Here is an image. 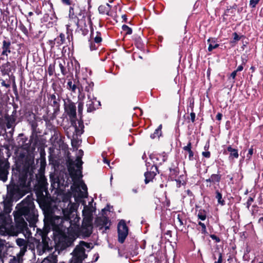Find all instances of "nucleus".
<instances>
[{
  "instance_id": "obj_10",
  "label": "nucleus",
  "mask_w": 263,
  "mask_h": 263,
  "mask_svg": "<svg viewBox=\"0 0 263 263\" xmlns=\"http://www.w3.org/2000/svg\"><path fill=\"white\" fill-rule=\"evenodd\" d=\"M118 240L123 243L128 234V228L126 225L125 220H121L118 224Z\"/></svg>"
},
{
  "instance_id": "obj_31",
  "label": "nucleus",
  "mask_w": 263,
  "mask_h": 263,
  "mask_svg": "<svg viewBox=\"0 0 263 263\" xmlns=\"http://www.w3.org/2000/svg\"><path fill=\"white\" fill-rule=\"evenodd\" d=\"M147 171L144 173V182L145 184H147L149 182L153 181L154 178L156 176V174H154V172L151 173L148 172V167H147Z\"/></svg>"
},
{
  "instance_id": "obj_36",
  "label": "nucleus",
  "mask_w": 263,
  "mask_h": 263,
  "mask_svg": "<svg viewBox=\"0 0 263 263\" xmlns=\"http://www.w3.org/2000/svg\"><path fill=\"white\" fill-rule=\"evenodd\" d=\"M215 194V198L217 199L218 204L222 206L225 205L226 202L224 199H223L222 194L219 191V190L216 191Z\"/></svg>"
},
{
  "instance_id": "obj_58",
  "label": "nucleus",
  "mask_w": 263,
  "mask_h": 263,
  "mask_svg": "<svg viewBox=\"0 0 263 263\" xmlns=\"http://www.w3.org/2000/svg\"><path fill=\"white\" fill-rule=\"evenodd\" d=\"M233 40L232 41V43H236L237 41H239L241 39V36H239L236 32H234L233 33Z\"/></svg>"
},
{
  "instance_id": "obj_53",
  "label": "nucleus",
  "mask_w": 263,
  "mask_h": 263,
  "mask_svg": "<svg viewBox=\"0 0 263 263\" xmlns=\"http://www.w3.org/2000/svg\"><path fill=\"white\" fill-rule=\"evenodd\" d=\"M183 177V175H180L179 179H177L176 178H175V180H174V181H175L176 182V185L178 187H180L181 186V185H184L186 183L184 181L183 182H182V181L181 180V178H182V177Z\"/></svg>"
},
{
  "instance_id": "obj_45",
  "label": "nucleus",
  "mask_w": 263,
  "mask_h": 263,
  "mask_svg": "<svg viewBox=\"0 0 263 263\" xmlns=\"http://www.w3.org/2000/svg\"><path fill=\"white\" fill-rule=\"evenodd\" d=\"M198 225L201 227V230H200L199 228L197 229L200 231L201 234L204 235L208 234L206 226L204 223L202 222L201 221H199Z\"/></svg>"
},
{
  "instance_id": "obj_46",
  "label": "nucleus",
  "mask_w": 263,
  "mask_h": 263,
  "mask_svg": "<svg viewBox=\"0 0 263 263\" xmlns=\"http://www.w3.org/2000/svg\"><path fill=\"white\" fill-rule=\"evenodd\" d=\"M77 17L79 18V17H81V19L80 20V22H84V20H83V19H85V10H82V9H79V8H77Z\"/></svg>"
},
{
  "instance_id": "obj_51",
  "label": "nucleus",
  "mask_w": 263,
  "mask_h": 263,
  "mask_svg": "<svg viewBox=\"0 0 263 263\" xmlns=\"http://www.w3.org/2000/svg\"><path fill=\"white\" fill-rule=\"evenodd\" d=\"M148 172L152 173L154 172V174L157 175V174L159 173L158 166L156 164H153L151 167L149 168V170H148Z\"/></svg>"
},
{
  "instance_id": "obj_33",
  "label": "nucleus",
  "mask_w": 263,
  "mask_h": 263,
  "mask_svg": "<svg viewBox=\"0 0 263 263\" xmlns=\"http://www.w3.org/2000/svg\"><path fill=\"white\" fill-rule=\"evenodd\" d=\"M82 214L84 218H92V211L91 209L86 205L84 207Z\"/></svg>"
},
{
  "instance_id": "obj_19",
  "label": "nucleus",
  "mask_w": 263,
  "mask_h": 263,
  "mask_svg": "<svg viewBox=\"0 0 263 263\" xmlns=\"http://www.w3.org/2000/svg\"><path fill=\"white\" fill-rule=\"evenodd\" d=\"M227 152L230 153L229 159L230 160L237 159L239 157L238 151L236 148H234L231 145H229L226 150H224L223 154H227Z\"/></svg>"
},
{
  "instance_id": "obj_55",
  "label": "nucleus",
  "mask_w": 263,
  "mask_h": 263,
  "mask_svg": "<svg viewBox=\"0 0 263 263\" xmlns=\"http://www.w3.org/2000/svg\"><path fill=\"white\" fill-rule=\"evenodd\" d=\"M83 103L82 102H78V112L79 115H82L83 112Z\"/></svg>"
},
{
  "instance_id": "obj_16",
  "label": "nucleus",
  "mask_w": 263,
  "mask_h": 263,
  "mask_svg": "<svg viewBox=\"0 0 263 263\" xmlns=\"http://www.w3.org/2000/svg\"><path fill=\"white\" fill-rule=\"evenodd\" d=\"M149 158L154 164L156 165H161L167 160V157L165 155L161 154H151L149 155Z\"/></svg>"
},
{
  "instance_id": "obj_2",
  "label": "nucleus",
  "mask_w": 263,
  "mask_h": 263,
  "mask_svg": "<svg viewBox=\"0 0 263 263\" xmlns=\"http://www.w3.org/2000/svg\"><path fill=\"white\" fill-rule=\"evenodd\" d=\"M27 179L12 175L11 185L8 187L9 197L16 201L25 195L31 188V183L28 184Z\"/></svg>"
},
{
  "instance_id": "obj_41",
  "label": "nucleus",
  "mask_w": 263,
  "mask_h": 263,
  "mask_svg": "<svg viewBox=\"0 0 263 263\" xmlns=\"http://www.w3.org/2000/svg\"><path fill=\"white\" fill-rule=\"evenodd\" d=\"M206 212L204 209H200L197 214V217L199 219L204 221L206 218Z\"/></svg>"
},
{
  "instance_id": "obj_29",
  "label": "nucleus",
  "mask_w": 263,
  "mask_h": 263,
  "mask_svg": "<svg viewBox=\"0 0 263 263\" xmlns=\"http://www.w3.org/2000/svg\"><path fill=\"white\" fill-rule=\"evenodd\" d=\"M95 102H97L99 106L101 105L100 102L97 101L96 98H92V100H89L86 105L87 107V111L88 112H91L96 109V107H95Z\"/></svg>"
},
{
  "instance_id": "obj_30",
  "label": "nucleus",
  "mask_w": 263,
  "mask_h": 263,
  "mask_svg": "<svg viewBox=\"0 0 263 263\" xmlns=\"http://www.w3.org/2000/svg\"><path fill=\"white\" fill-rule=\"evenodd\" d=\"M82 22H81L80 21V27H77V31L81 33L83 35L85 36L87 35L89 32V30L86 24V23L85 22V20H84V25H82Z\"/></svg>"
},
{
  "instance_id": "obj_27",
  "label": "nucleus",
  "mask_w": 263,
  "mask_h": 263,
  "mask_svg": "<svg viewBox=\"0 0 263 263\" xmlns=\"http://www.w3.org/2000/svg\"><path fill=\"white\" fill-rule=\"evenodd\" d=\"M86 83H84L83 79L81 80V82L79 81V83L78 84V87L77 89L78 90L79 95H78V99L79 100H83L85 98V95L84 93L83 92V90H84V86L85 85Z\"/></svg>"
},
{
  "instance_id": "obj_22",
  "label": "nucleus",
  "mask_w": 263,
  "mask_h": 263,
  "mask_svg": "<svg viewBox=\"0 0 263 263\" xmlns=\"http://www.w3.org/2000/svg\"><path fill=\"white\" fill-rule=\"evenodd\" d=\"M192 143L190 141L188 142L187 145L183 147L182 149L185 151V156L186 157V153H187L189 154V160L190 161H193L195 159L194 157V153L192 149Z\"/></svg>"
},
{
  "instance_id": "obj_62",
  "label": "nucleus",
  "mask_w": 263,
  "mask_h": 263,
  "mask_svg": "<svg viewBox=\"0 0 263 263\" xmlns=\"http://www.w3.org/2000/svg\"><path fill=\"white\" fill-rule=\"evenodd\" d=\"M246 60H245V59H242V64L239 65L236 69V71L238 72H239V71H241L243 69V64H245L246 63Z\"/></svg>"
},
{
  "instance_id": "obj_37",
  "label": "nucleus",
  "mask_w": 263,
  "mask_h": 263,
  "mask_svg": "<svg viewBox=\"0 0 263 263\" xmlns=\"http://www.w3.org/2000/svg\"><path fill=\"white\" fill-rule=\"evenodd\" d=\"M2 71L5 74H8L11 71V65L10 62H7L2 66Z\"/></svg>"
},
{
  "instance_id": "obj_21",
  "label": "nucleus",
  "mask_w": 263,
  "mask_h": 263,
  "mask_svg": "<svg viewBox=\"0 0 263 263\" xmlns=\"http://www.w3.org/2000/svg\"><path fill=\"white\" fill-rule=\"evenodd\" d=\"M78 80H73L72 81V80L69 79L67 82L66 88L71 92L76 93V90L78 87Z\"/></svg>"
},
{
  "instance_id": "obj_5",
  "label": "nucleus",
  "mask_w": 263,
  "mask_h": 263,
  "mask_svg": "<svg viewBox=\"0 0 263 263\" xmlns=\"http://www.w3.org/2000/svg\"><path fill=\"white\" fill-rule=\"evenodd\" d=\"M48 106L41 110L39 114H46L47 115H55L59 114L62 97L57 92L47 94Z\"/></svg>"
},
{
  "instance_id": "obj_35",
  "label": "nucleus",
  "mask_w": 263,
  "mask_h": 263,
  "mask_svg": "<svg viewBox=\"0 0 263 263\" xmlns=\"http://www.w3.org/2000/svg\"><path fill=\"white\" fill-rule=\"evenodd\" d=\"M162 124H160L157 129H155L153 134H152L150 137L154 139L156 138H159L162 135Z\"/></svg>"
},
{
  "instance_id": "obj_32",
  "label": "nucleus",
  "mask_w": 263,
  "mask_h": 263,
  "mask_svg": "<svg viewBox=\"0 0 263 263\" xmlns=\"http://www.w3.org/2000/svg\"><path fill=\"white\" fill-rule=\"evenodd\" d=\"M110 9V6L108 4H106L105 5H100L98 8V10L100 13L103 14H107L109 15V12Z\"/></svg>"
},
{
  "instance_id": "obj_25",
  "label": "nucleus",
  "mask_w": 263,
  "mask_h": 263,
  "mask_svg": "<svg viewBox=\"0 0 263 263\" xmlns=\"http://www.w3.org/2000/svg\"><path fill=\"white\" fill-rule=\"evenodd\" d=\"M11 42L10 41H7L6 40H4L3 41V45L2 47V52L1 53V55H6L8 56V54L11 52Z\"/></svg>"
},
{
  "instance_id": "obj_3",
  "label": "nucleus",
  "mask_w": 263,
  "mask_h": 263,
  "mask_svg": "<svg viewBox=\"0 0 263 263\" xmlns=\"http://www.w3.org/2000/svg\"><path fill=\"white\" fill-rule=\"evenodd\" d=\"M33 200L32 195H29L16 206L18 214L25 218L31 227L35 226L37 219V211Z\"/></svg>"
},
{
  "instance_id": "obj_11",
  "label": "nucleus",
  "mask_w": 263,
  "mask_h": 263,
  "mask_svg": "<svg viewBox=\"0 0 263 263\" xmlns=\"http://www.w3.org/2000/svg\"><path fill=\"white\" fill-rule=\"evenodd\" d=\"M63 214L65 215V221L68 223V229L71 226H77L79 222L80 218L76 214L73 213L70 210H63Z\"/></svg>"
},
{
  "instance_id": "obj_7",
  "label": "nucleus",
  "mask_w": 263,
  "mask_h": 263,
  "mask_svg": "<svg viewBox=\"0 0 263 263\" xmlns=\"http://www.w3.org/2000/svg\"><path fill=\"white\" fill-rule=\"evenodd\" d=\"M45 226L49 225L52 227L53 232L55 230H61L64 229H68L67 226L64 225L66 223L65 221V215L63 217L54 215L53 213H50L45 215L44 219Z\"/></svg>"
},
{
  "instance_id": "obj_28",
  "label": "nucleus",
  "mask_w": 263,
  "mask_h": 263,
  "mask_svg": "<svg viewBox=\"0 0 263 263\" xmlns=\"http://www.w3.org/2000/svg\"><path fill=\"white\" fill-rule=\"evenodd\" d=\"M209 45L208 51L211 52L213 49L218 48L219 45L217 43V39L216 38H209L207 41Z\"/></svg>"
},
{
  "instance_id": "obj_57",
  "label": "nucleus",
  "mask_w": 263,
  "mask_h": 263,
  "mask_svg": "<svg viewBox=\"0 0 263 263\" xmlns=\"http://www.w3.org/2000/svg\"><path fill=\"white\" fill-rule=\"evenodd\" d=\"M216 254L218 255V259L217 261H215L214 263H222V253L220 251H218Z\"/></svg>"
},
{
  "instance_id": "obj_20",
  "label": "nucleus",
  "mask_w": 263,
  "mask_h": 263,
  "mask_svg": "<svg viewBox=\"0 0 263 263\" xmlns=\"http://www.w3.org/2000/svg\"><path fill=\"white\" fill-rule=\"evenodd\" d=\"M92 233V228H86L81 227L78 231V235L81 236L83 238L89 237Z\"/></svg>"
},
{
  "instance_id": "obj_48",
  "label": "nucleus",
  "mask_w": 263,
  "mask_h": 263,
  "mask_svg": "<svg viewBox=\"0 0 263 263\" xmlns=\"http://www.w3.org/2000/svg\"><path fill=\"white\" fill-rule=\"evenodd\" d=\"M19 29L26 36H28V31L27 28L21 22L19 25Z\"/></svg>"
},
{
  "instance_id": "obj_8",
  "label": "nucleus",
  "mask_w": 263,
  "mask_h": 263,
  "mask_svg": "<svg viewBox=\"0 0 263 263\" xmlns=\"http://www.w3.org/2000/svg\"><path fill=\"white\" fill-rule=\"evenodd\" d=\"M55 230L53 232L54 240L56 245L61 248L62 249H64L70 246L74 241V239L72 237H70L66 234L65 230L66 229Z\"/></svg>"
},
{
  "instance_id": "obj_1",
  "label": "nucleus",
  "mask_w": 263,
  "mask_h": 263,
  "mask_svg": "<svg viewBox=\"0 0 263 263\" xmlns=\"http://www.w3.org/2000/svg\"><path fill=\"white\" fill-rule=\"evenodd\" d=\"M34 156L28 154L24 158L23 166L21 165L15 164V167H13L12 174L16 175L18 177L27 179L28 176V184L35 182L33 184V190L36 196V201L42 208L48 209L50 203L48 198L44 195L45 192L46 195H49L48 191L47 180L43 174H35L34 170L35 168Z\"/></svg>"
},
{
  "instance_id": "obj_34",
  "label": "nucleus",
  "mask_w": 263,
  "mask_h": 263,
  "mask_svg": "<svg viewBox=\"0 0 263 263\" xmlns=\"http://www.w3.org/2000/svg\"><path fill=\"white\" fill-rule=\"evenodd\" d=\"M30 117L29 119H28V121H29V123L31 125V128L33 132H35L36 130V128L37 126V124L36 122L37 118H38V116H32L33 119H31V116H28Z\"/></svg>"
},
{
  "instance_id": "obj_64",
  "label": "nucleus",
  "mask_w": 263,
  "mask_h": 263,
  "mask_svg": "<svg viewBox=\"0 0 263 263\" xmlns=\"http://www.w3.org/2000/svg\"><path fill=\"white\" fill-rule=\"evenodd\" d=\"M202 155L203 157L206 158H210L211 157V153L210 152L207 151L205 152H203L202 153Z\"/></svg>"
},
{
  "instance_id": "obj_17",
  "label": "nucleus",
  "mask_w": 263,
  "mask_h": 263,
  "mask_svg": "<svg viewBox=\"0 0 263 263\" xmlns=\"http://www.w3.org/2000/svg\"><path fill=\"white\" fill-rule=\"evenodd\" d=\"M222 175L220 174V171H217V174H213L211 175L210 177L205 180L206 182H210L211 186V184H216L218 185L219 182L221 180Z\"/></svg>"
},
{
  "instance_id": "obj_56",
  "label": "nucleus",
  "mask_w": 263,
  "mask_h": 263,
  "mask_svg": "<svg viewBox=\"0 0 263 263\" xmlns=\"http://www.w3.org/2000/svg\"><path fill=\"white\" fill-rule=\"evenodd\" d=\"M80 245H81L84 248V247H86L87 248H90V249H92L93 248V246H91V243H88V242H86L85 241H81L80 242Z\"/></svg>"
},
{
  "instance_id": "obj_24",
  "label": "nucleus",
  "mask_w": 263,
  "mask_h": 263,
  "mask_svg": "<svg viewBox=\"0 0 263 263\" xmlns=\"http://www.w3.org/2000/svg\"><path fill=\"white\" fill-rule=\"evenodd\" d=\"M73 256L78 258L86 256L85 249L81 245L77 246L73 251Z\"/></svg>"
},
{
  "instance_id": "obj_42",
  "label": "nucleus",
  "mask_w": 263,
  "mask_h": 263,
  "mask_svg": "<svg viewBox=\"0 0 263 263\" xmlns=\"http://www.w3.org/2000/svg\"><path fill=\"white\" fill-rule=\"evenodd\" d=\"M63 64L60 62L59 67L62 74L65 76L66 74L70 72V70L67 69V68L65 66L66 63L64 61H63Z\"/></svg>"
},
{
  "instance_id": "obj_38",
  "label": "nucleus",
  "mask_w": 263,
  "mask_h": 263,
  "mask_svg": "<svg viewBox=\"0 0 263 263\" xmlns=\"http://www.w3.org/2000/svg\"><path fill=\"white\" fill-rule=\"evenodd\" d=\"M92 218H83L82 227L86 228H92Z\"/></svg>"
},
{
  "instance_id": "obj_15",
  "label": "nucleus",
  "mask_w": 263,
  "mask_h": 263,
  "mask_svg": "<svg viewBox=\"0 0 263 263\" xmlns=\"http://www.w3.org/2000/svg\"><path fill=\"white\" fill-rule=\"evenodd\" d=\"M83 82L86 83L84 86V90L87 92V98L89 100H92V98H95L92 94L94 86L93 82L87 79H83Z\"/></svg>"
},
{
  "instance_id": "obj_50",
  "label": "nucleus",
  "mask_w": 263,
  "mask_h": 263,
  "mask_svg": "<svg viewBox=\"0 0 263 263\" xmlns=\"http://www.w3.org/2000/svg\"><path fill=\"white\" fill-rule=\"evenodd\" d=\"M100 44H97L94 41H89V47L91 50H95L98 49Z\"/></svg>"
},
{
  "instance_id": "obj_61",
  "label": "nucleus",
  "mask_w": 263,
  "mask_h": 263,
  "mask_svg": "<svg viewBox=\"0 0 263 263\" xmlns=\"http://www.w3.org/2000/svg\"><path fill=\"white\" fill-rule=\"evenodd\" d=\"M260 0H250V6L252 8H255Z\"/></svg>"
},
{
  "instance_id": "obj_44",
  "label": "nucleus",
  "mask_w": 263,
  "mask_h": 263,
  "mask_svg": "<svg viewBox=\"0 0 263 263\" xmlns=\"http://www.w3.org/2000/svg\"><path fill=\"white\" fill-rule=\"evenodd\" d=\"M16 243L17 245L18 246L20 247H22L26 245H28V241L26 240L23 238H18L16 239Z\"/></svg>"
},
{
  "instance_id": "obj_43",
  "label": "nucleus",
  "mask_w": 263,
  "mask_h": 263,
  "mask_svg": "<svg viewBox=\"0 0 263 263\" xmlns=\"http://www.w3.org/2000/svg\"><path fill=\"white\" fill-rule=\"evenodd\" d=\"M64 41L65 35L63 33H61L58 37L55 39L53 44H55L57 43L58 45H61L64 43Z\"/></svg>"
},
{
  "instance_id": "obj_52",
  "label": "nucleus",
  "mask_w": 263,
  "mask_h": 263,
  "mask_svg": "<svg viewBox=\"0 0 263 263\" xmlns=\"http://www.w3.org/2000/svg\"><path fill=\"white\" fill-rule=\"evenodd\" d=\"M123 31H125L126 34H131L132 33V29L127 25H123L122 27Z\"/></svg>"
},
{
  "instance_id": "obj_13",
  "label": "nucleus",
  "mask_w": 263,
  "mask_h": 263,
  "mask_svg": "<svg viewBox=\"0 0 263 263\" xmlns=\"http://www.w3.org/2000/svg\"><path fill=\"white\" fill-rule=\"evenodd\" d=\"M9 168L10 164L8 161H4L0 159V180L5 182L7 180Z\"/></svg>"
},
{
  "instance_id": "obj_18",
  "label": "nucleus",
  "mask_w": 263,
  "mask_h": 263,
  "mask_svg": "<svg viewBox=\"0 0 263 263\" xmlns=\"http://www.w3.org/2000/svg\"><path fill=\"white\" fill-rule=\"evenodd\" d=\"M77 8L70 7L69 11V17L73 21L77 27H80V19L77 17Z\"/></svg>"
},
{
  "instance_id": "obj_39",
  "label": "nucleus",
  "mask_w": 263,
  "mask_h": 263,
  "mask_svg": "<svg viewBox=\"0 0 263 263\" xmlns=\"http://www.w3.org/2000/svg\"><path fill=\"white\" fill-rule=\"evenodd\" d=\"M57 258L56 256L53 255L48 256L44 258L41 263H57Z\"/></svg>"
},
{
  "instance_id": "obj_60",
  "label": "nucleus",
  "mask_w": 263,
  "mask_h": 263,
  "mask_svg": "<svg viewBox=\"0 0 263 263\" xmlns=\"http://www.w3.org/2000/svg\"><path fill=\"white\" fill-rule=\"evenodd\" d=\"M254 201V197H249L246 203V206L249 209L252 202Z\"/></svg>"
},
{
  "instance_id": "obj_54",
  "label": "nucleus",
  "mask_w": 263,
  "mask_h": 263,
  "mask_svg": "<svg viewBox=\"0 0 263 263\" xmlns=\"http://www.w3.org/2000/svg\"><path fill=\"white\" fill-rule=\"evenodd\" d=\"M100 221H101L100 224L102 226H106L109 221V219L107 217L104 216L102 218L100 219Z\"/></svg>"
},
{
  "instance_id": "obj_47",
  "label": "nucleus",
  "mask_w": 263,
  "mask_h": 263,
  "mask_svg": "<svg viewBox=\"0 0 263 263\" xmlns=\"http://www.w3.org/2000/svg\"><path fill=\"white\" fill-rule=\"evenodd\" d=\"M183 215L182 214H178L176 219V223L178 227H181L184 225L183 220L182 219Z\"/></svg>"
},
{
  "instance_id": "obj_40",
  "label": "nucleus",
  "mask_w": 263,
  "mask_h": 263,
  "mask_svg": "<svg viewBox=\"0 0 263 263\" xmlns=\"http://www.w3.org/2000/svg\"><path fill=\"white\" fill-rule=\"evenodd\" d=\"M40 163L41 166H44L46 164L45 151L44 148H41L40 150Z\"/></svg>"
},
{
  "instance_id": "obj_9",
  "label": "nucleus",
  "mask_w": 263,
  "mask_h": 263,
  "mask_svg": "<svg viewBox=\"0 0 263 263\" xmlns=\"http://www.w3.org/2000/svg\"><path fill=\"white\" fill-rule=\"evenodd\" d=\"M48 232V231L46 230L41 232L42 239L41 242H40V240L35 239L37 252L39 255L42 254L47 250L48 251L52 249V248L49 246V241H50V239L47 236Z\"/></svg>"
},
{
  "instance_id": "obj_63",
  "label": "nucleus",
  "mask_w": 263,
  "mask_h": 263,
  "mask_svg": "<svg viewBox=\"0 0 263 263\" xmlns=\"http://www.w3.org/2000/svg\"><path fill=\"white\" fill-rule=\"evenodd\" d=\"M210 237L213 239V240H215V241L216 242H219L220 241V239L219 238V237H218V236H217L216 235H214V234H211L210 235Z\"/></svg>"
},
{
  "instance_id": "obj_14",
  "label": "nucleus",
  "mask_w": 263,
  "mask_h": 263,
  "mask_svg": "<svg viewBox=\"0 0 263 263\" xmlns=\"http://www.w3.org/2000/svg\"><path fill=\"white\" fill-rule=\"evenodd\" d=\"M15 217V228L18 232H23L26 231L27 229V223L25 221L24 219L22 217V216H20L19 217H16V216H14Z\"/></svg>"
},
{
  "instance_id": "obj_6",
  "label": "nucleus",
  "mask_w": 263,
  "mask_h": 263,
  "mask_svg": "<svg viewBox=\"0 0 263 263\" xmlns=\"http://www.w3.org/2000/svg\"><path fill=\"white\" fill-rule=\"evenodd\" d=\"M77 163L68 157L66 160V165L69 174L73 182L78 181L82 177V169L83 163L81 157L78 156L76 159Z\"/></svg>"
},
{
  "instance_id": "obj_23",
  "label": "nucleus",
  "mask_w": 263,
  "mask_h": 263,
  "mask_svg": "<svg viewBox=\"0 0 263 263\" xmlns=\"http://www.w3.org/2000/svg\"><path fill=\"white\" fill-rule=\"evenodd\" d=\"M170 173L168 177L171 179L172 181H174L175 180V178H177L178 175L179 174V168L178 166V164L177 165H173L171 167L169 168Z\"/></svg>"
},
{
  "instance_id": "obj_12",
  "label": "nucleus",
  "mask_w": 263,
  "mask_h": 263,
  "mask_svg": "<svg viewBox=\"0 0 263 263\" xmlns=\"http://www.w3.org/2000/svg\"><path fill=\"white\" fill-rule=\"evenodd\" d=\"M65 112L66 115H77L76 104L69 98L63 99Z\"/></svg>"
},
{
  "instance_id": "obj_4",
  "label": "nucleus",
  "mask_w": 263,
  "mask_h": 263,
  "mask_svg": "<svg viewBox=\"0 0 263 263\" xmlns=\"http://www.w3.org/2000/svg\"><path fill=\"white\" fill-rule=\"evenodd\" d=\"M69 116L70 121L71 123V126L69 128L72 127L73 128L74 131L72 133L71 137L69 135L68 132H67V136L69 138L71 139V143L72 146L74 148L77 149L79 147V140L78 138V136H81L84 132V123L83 120L82 119V116Z\"/></svg>"
},
{
  "instance_id": "obj_49",
  "label": "nucleus",
  "mask_w": 263,
  "mask_h": 263,
  "mask_svg": "<svg viewBox=\"0 0 263 263\" xmlns=\"http://www.w3.org/2000/svg\"><path fill=\"white\" fill-rule=\"evenodd\" d=\"M97 34L96 36L95 37L93 41L97 44H100L101 43L102 39L101 37V33L99 32H97Z\"/></svg>"
},
{
  "instance_id": "obj_26",
  "label": "nucleus",
  "mask_w": 263,
  "mask_h": 263,
  "mask_svg": "<svg viewBox=\"0 0 263 263\" xmlns=\"http://www.w3.org/2000/svg\"><path fill=\"white\" fill-rule=\"evenodd\" d=\"M14 201V200L9 197L8 199H6L3 201L4 211L5 213L9 214L11 212L12 210L11 207L12 206V202Z\"/></svg>"
},
{
  "instance_id": "obj_59",
  "label": "nucleus",
  "mask_w": 263,
  "mask_h": 263,
  "mask_svg": "<svg viewBox=\"0 0 263 263\" xmlns=\"http://www.w3.org/2000/svg\"><path fill=\"white\" fill-rule=\"evenodd\" d=\"M253 146H251V148L249 149L248 153L247 155V157L248 159H250L253 154Z\"/></svg>"
}]
</instances>
